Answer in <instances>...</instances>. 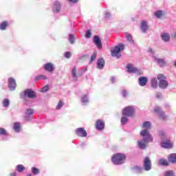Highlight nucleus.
Here are the masks:
<instances>
[{"instance_id": "obj_33", "label": "nucleus", "mask_w": 176, "mask_h": 176, "mask_svg": "<svg viewBox=\"0 0 176 176\" xmlns=\"http://www.w3.org/2000/svg\"><path fill=\"white\" fill-rule=\"evenodd\" d=\"M125 36H126L127 41L129 42V43H131L132 45L134 43V41H133V37L131 36V34H130L129 33H126Z\"/></svg>"}, {"instance_id": "obj_55", "label": "nucleus", "mask_w": 176, "mask_h": 176, "mask_svg": "<svg viewBox=\"0 0 176 176\" xmlns=\"http://www.w3.org/2000/svg\"><path fill=\"white\" fill-rule=\"evenodd\" d=\"M27 176H32V175L31 173H29L27 175Z\"/></svg>"}, {"instance_id": "obj_13", "label": "nucleus", "mask_w": 176, "mask_h": 176, "mask_svg": "<svg viewBox=\"0 0 176 176\" xmlns=\"http://www.w3.org/2000/svg\"><path fill=\"white\" fill-rule=\"evenodd\" d=\"M154 112H155V113H157V115H158L159 118H160V119H162L163 120H164L165 119H167V116H166V115H164V112H163V111H162V109H160V107H155L154 109Z\"/></svg>"}, {"instance_id": "obj_12", "label": "nucleus", "mask_w": 176, "mask_h": 176, "mask_svg": "<svg viewBox=\"0 0 176 176\" xmlns=\"http://www.w3.org/2000/svg\"><path fill=\"white\" fill-rule=\"evenodd\" d=\"M173 143L170 140H166L161 142L162 148H165L166 149H171L173 148Z\"/></svg>"}, {"instance_id": "obj_48", "label": "nucleus", "mask_w": 176, "mask_h": 176, "mask_svg": "<svg viewBox=\"0 0 176 176\" xmlns=\"http://www.w3.org/2000/svg\"><path fill=\"white\" fill-rule=\"evenodd\" d=\"M25 120H26L27 122H31V120H32V116H25Z\"/></svg>"}, {"instance_id": "obj_16", "label": "nucleus", "mask_w": 176, "mask_h": 176, "mask_svg": "<svg viewBox=\"0 0 176 176\" xmlns=\"http://www.w3.org/2000/svg\"><path fill=\"white\" fill-rule=\"evenodd\" d=\"M161 38L163 42L168 43L171 39V36H170V33L162 32L161 33Z\"/></svg>"}, {"instance_id": "obj_19", "label": "nucleus", "mask_w": 176, "mask_h": 176, "mask_svg": "<svg viewBox=\"0 0 176 176\" xmlns=\"http://www.w3.org/2000/svg\"><path fill=\"white\" fill-rule=\"evenodd\" d=\"M154 61L158 64L160 67H166L167 63L163 58L154 57Z\"/></svg>"}, {"instance_id": "obj_10", "label": "nucleus", "mask_w": 176, "mask_h": 176, "mask_svg": "<svg viewBox=\"0 0 176 176\" xmlns=\"http://www.w3.org/2000/svg\"><path fill=\"white\" fill-rule=\"evenodd\" d=\"M17 85L16 84V80L13 78H8V89L13 91L14 90H16Z\"/></svg>"}, {"instance_id": "obj_24", "label": "nucleus", "mask_w": 176, "mask_h": 176, "mask_svg": "<svg viewBox=\"0 0 176 176\" xmlns=\"http://www.w3.org/2000/svg\"><path fill=\"white\" fill-rule=\"evenodd\" d=\"M81 102L82 105H87L89 104V96L87 95H82L81 96Z\"/></svg>"}, {"instance_id": "obj_22", "label": "nucleus", "mask_w": 176, "mask_h": 176, "mask_svg": "<svg viewBox=\"0 0 176 176\" xmlns=\"http://www.w3.org/2000/svg\"><path fill=\"white\" fill-rule=\"evenodd\" d=\"M10 23L8 21H3V22L0 23V30L1 31H5L7 30L8 27H9Z\"/></svg>"}, {"instance_id": "obj_51", "label": "nucleus", "mask_w": 176, "mask_h": 176, "mask_svg": "<svg viewBox=\"0 0 176 176\" xmlns=\"http://www.w3.org/2000/svg\"><path fill=\"white\" fill-rule=\"evenodd\" d=\"M156 98H162V93L158 92L155 94Z\"/></svg>"}, {"instance_id": "obj_17", "label": "nucleus", "mask_w": 176, "mask_h": 176, "mask_svg": "<svg viewBox=\"0 0 176 176\" xmlns=\"http://www.w3.org/2000/svg\"><path fill=\"white\" fill-rule=\"evenodd\" d=\"M148 28H149L148 22L146 21H142L140 23V30L142 32L146 33Z\"/></svg>"}, {"instance_id": "obj_26", "label": "nucleus", "mask_w": 176, "mask_h": 176, "mask_svg": "<svg viewBox=\"0 0 176 176\" xmlns=\"http://www.w3.org/2000/svg\"><path fill=\"white\" fill-rule=\"evenodd\" d=\"M0 135H4V137H3V140H8V131H6L5 129L0 128Z\"/></svg>"}, {"instance_id": "obj_8", "label": "nucleus", "mask_w": 176, "mask_h": 176, "mask_svg": "<svg viewBox=\"0 0 176 176\" xmlns=\"http://www.w3.org/2000/svg\"><path fill=\"white\" fill-rule=\"evenodd\" d=\"M143 166L145 171H149L152 168V163L148 157H146L143 161Z\"/></svg>"}, {"instance_id": "obj_29", "label": "nucleus", "mask_w": 176, "mask_h": 176, "mask_svg": "<svg viewBox=\"0 0 176 176\" xmlns=\"http://www.w3.org/2000/svg\"><path fill=\"white\" fill-rule=\"evenodd\" d=\"M15 170L18 171V173H23L25 170V166L23 164H19L16 166Z\"/></svg>"}, {"instance_id": "obj_20", "label": "nucleus", "mask_w": 176, "mask_h": 176, "mask_svg": "<svg viewBox=\"0 0 176 176\" xmlns=\"http://www.w3.org/2000/svg\"><path fill=\"white\" fill-rule=\"evenodd\" d=\"M44 69L47 72H53V71L55 69L54 65L52 63H47L44 65Z\"/></svg>"}, {"instance_id": "obj_36", "label": "nucleus", "mask_w": 176, "mask_h": 176, "mask_svg": "<svg viewBox=\"0 0 176 176\" xmlns=\"http://www.w3.org/2000/svg\"><path fill=\"white\" fill-rule=\"evenodd\" d=\"M68 40L71 45H74L75 43V36L74 34H69Z\"/></svg>"}, {"instance_id": "obj_18", "label": "nucleus", "mask_w": 176, "mask_h": 176, "mask_svg": "<svg viewBox=\"0 0 176 176\" xmlns=\"http://www.w3.org/2000/svg\"><path fill=\"white\" fill-rule=\"evenodd\" d=\"M96 67L98 69H104L105 67V60L102 58H100L96 63Z\"/></svg>"}, {"instance_id": "obj_41", "label": "nucleus", "mask_w": 176, "mask_h": 176, "mask_svg": "<svg viewBox=\"0 0 176 176\" xmlns=\"http://www.w3.org/2000/svg\"><path fill=\"white\" fill-rule=\"evenodd\" d=\"M64 107V102L63 100H60L56 106V109H61Z\"/></svg>"}, {"instance_id": "obj_15", "label": "nucleus", "mask_w": 176, "mask_h": 176, "mask_svg": "<svg viewBox=\"0 0 176 176\" xmlns=\"http://www.w3.org/2000/svg\"><path fill=\"white\" fill-rule=\"evenodd\" d=\"M96 130H98L99 131L104 130L105 128V124L104 123V121L102 120H98L96 123Z\"/></svg>"}, {"instance_id": "obj_43", "label": "nucleus", "mask_w": 176, "mask_h": 176, "mask_svg": "<svg viewBox=\"0 0 176 176\" xmlns=\"http://www.w3.org/2000/svg\"><path fill=\"white\" fill-rule=\"evenodd\" d=\"M175 175V173L173 170H168L165 173L164 176H174Z\"/></svg>"}, {"instance_id": "obj_52", "label": "nucleus", "mask_w": 176, "mask_h": 176, "mask_svg": "<svg viewBox=\"0 0 176 176\" xmlns=\"http://www.w3.org/2000/svg\"><path fill=\"white\" fill-rule=\"evenodd\" d=\"M79 0H69V2H71L72 3H76V2H78Z\"/></svg>"}, {"instance_id": "obj_39", "label": "nucleus", "mask_w": 176, "mask_h": 176, "mask_svg": "<svg viewBox=\"0 0 176 176\" xmlns=\"http://www.w3.org/2000/svg\"><path fill=\"white\" fill-rule=\"evenodd\" d=\"M159 163L161 166H168V162L164 159H160Z\"/></svg>"}, {"instance_id": "obj_27", "label": "nucleus", "mask_w": 176, "mask_h": 176, "mask_svg": "<svg viewBox=\"0 0 176 176\" xmlns=\"http://www.w3.org/2000/svg\"><path fill=\"white\" fill-rule=\"evenodd\" d=\"M151 87L153 89H157V79L156 78H153L151 81Z\"/></svg>"}, {"instance_id": "obj_2", "label": "nucleus", "mask_w": 176, "mask_h": 176, "mask_svg": "<svg viewBox=\"0 0 176 176\" xmlns=\"http://www.w3.org/2000/svg\"><path fill=\"white\" fill-rule=\"evenodd\" d=\"M126 157V154L118 153L111 157V162L115 166H120L124 164Z\"/></svg>"}, {"instance_id": "obj_14", "label": "nucleus", "mask_w": 176, "mask_h": 176, "mask_svg": "<svg viewBox=\"0 0 176 176\" xmlns=\"http://www.w3.org/2000/svg\"><path fill=\"white\" fill-rule=\"evenodd\" d=\"M93 42L98 49H102V43H101V38H100V36H95L94 37Z\"/></svg>"}, {"instance_id": "obj_23", "label": "nucleus", "mask_w": 176, "mask_h": 176, "mask_svg": "<svg viewBox=\"0 0 176 176\" xmlns=\"http://www.w3.org/2000/svg\"><path fill=\"white\" fill-rule=\"evenodd\" d=\"M142 129H144L143 130H147V131H149L152 127V124H151V122L149 121H146L142 124Z\"/></svg>"}, {"instance_id": "obj_31", "label": "nucleus", "mask_w": 176, "mask_h": 176, "mask_svg": "<svg viewBox=\"0 0 176 176\" xmlns=\"http://www.w3.org/2000/svg\"><path fill=\"white\" fill-rule=\"evenodd\" d=\"M127 122H129V116L122 115V116L121 118V124L123 126V125L126 124V123H127Z\"/></svg>"}, {"instance_id": "obj_46", "label": "nucleus", "mask_w": 176, "mask_h": 176, "mask_svg": "<svg viewBox=\"0 0 176 176\" xmlns=\"http://www.w3.org/2000/svg\"><path fill=\"white\" fill-rule=\"evenodd\" d=\"M72 56V54H71V52H66L65 53V58H71V56Z\"/></svg>"}, {"instance_id": "obj_28", "label": "nucleus", "mask_w": 176, "mask_h": 176, "mask_svg": "<svg viewBox=\"0 0 176 176\" xmlns=\"http://www.w3.org/2000/svg\"><path fill=\"white\" fill-rule=\"evenodd\" d=\"M72 75L74 80H78V74H76V67H74L72 70Z\"/></svg>"}, {"instance_id": "obj_50", "label": "nucleus", "mask_w": 176, "mask_h": 176, "mask_svg": "<svg viewBox=\"0 0 176 176\" xmlns=\"http://www.w3.org/2000/svg\"><path fill=\"white\" fill-rule=\"evenodd\" d=\"M104 17H105L106 19H109V17H111V13H110V12H105V13H104Z\"/></svg>"}, {"instance_id": "obj_47", "label": "nucleus", "mask_w": 176, "mask_h": 176, "mask_svg": "<svg viewBox=\"0 0 176 176\" xmlns=\"http://www.w3.org/2000/svg\"><path fill=\"white\" fill-rule=\"evenodd\" d=\"M122 97H124V98H126V97H127L129 96V93L127 92V91L126 90H122Z\"/></svg>"}, {"instance_id": "obj_5", "label": "nucleus", "mask_w": 176, "mask_h": 176, "mask_svg": "<svg viewBox=\"0 0 176 176\" xmlns=\"http://www.w3.org/2000/svg\"><path fill=\"white\" fill-rule=\"evenodd\" d=\"M157 79L160 80L159 82V87L160 89H166L167 86H168V82L166 79H167V77L162 74H160L157 75Z\"/></svg>"}, {"instance_id": "obj_32", "label": "nucleus", "mask_w": 176, "mask_h": 176, "mask_svg": "<svg viewBox=\"0 0 176 176\" xmlns=\"http://www.w3.org/2000/svg\"><path fill=\"white\" fill-rule=\"evenodd\" d=\"M164 14V13L162 10H158L155 12V17H157V19H162V17H163Z\"/></svg>"}, {"instance_id": "obj_21", "label": "nucleus", "mask_w": 176, "mask_h": 176, "mask_svg": "<svg viewBox=\"0 0 176 176\" xmlns=\"http://www.w3.org/2000/svg\"><path fill=\"white\" fill-rule=\"evenodd\" d=\"M138 82L140 86L144 87V86H146V83L148 82V78L145 76H141L138 78Z\"/></svg>"}, {"instance_id": "obj_1", "label": "nucleus", "mask_w": 176, "mask_h": 176, "mask_svg": "<svg viewBox=\"0 0 176 176\" xmlns=\"http://www.w3.org/2000/svg\"><path fill=\"white\" fill-rule=\"evenodd\" d=\"M140 135L143 138V140L138 141V146L140 149H146L149 142H153V138L148 130H142Z\"/></svg>"}, {"instance_id": "obj_3", "label": "nucleus", "mask_w": 176, "mask_h": 176, "mask_svg": "<svg viewBox=\"0 0 176 176\" xmlns=\"http://www.w3.org/2000/svg\"><path fill=\"white\" fill-rule=\"evenodd\" d=\"M123 50H124V45L122 43L118 44L114 48L111 50V56L116 57V58H120V57H122L120 52H123Z\"/></svg>"}, {"instance_id": "obj_44", "label": "nucleus", "mask_w": 176, "mask_h": 176, "mask_svg": "<svg viewBox=\"0 0 176 176\" xmlns=\"http://www.w3.org/2000/svg\"><path fill=\"white\" fill-rule=\"evenodd\" d=\"M96 57H97V52H94V54H92V56L91 57L90 63H93L94 60H96Z\"/></svg>"}, {"instance_id": "obj_54", "label": "nucleus", "mask_w": 176, "mask_h": 176, "mask_svg": "<svg viewBox=\"0 0 176 176\" xmlns=\"http://www.w3.org/2000/svg\"><path fill=\"white\" fill-rule=\"evenodd\" d=\"M10 176H17V173L16 172H12L10 174Z\"/></svg>"}, {"instance_id": "obj_49", "label": "nucleus", "mask_w": 176, "mask_h": 176, "mask_svg": "<svg viewBox=\"0 0 176 176\" xmlns=\"http://www.w3.org/2000/svg\"><path fill=\"white\" fill-rule=\"evenodd\" d=\"M148 53H151L152 57L155 56V51L152 48H148Z\"/></svg>"}, {"instance_id": "obj_38", "label": "nucleus", "mask_w": 176, "mask_h": 176, "mask_svg": "<svg viewBox=\"0 0 176 176\" xmlns=\"http://www.w3.org/2000/svg\"><path fill=\"white\" fill-rule=\"evenodd\" d=\"M46 80L47 79V77L45 75H38L35 77V80Z\"/></svg>"}, {"instance_id": "obj_53", "label": "nucleus", "mask_w": 176, "mask_h": 176, "mask_svg": "<svg viewBox=\"0 0 176 176\" xmlns=\"http://www.w3.org/2000/svg\"><path fill=\"white\" fill-rule=\"evenodd\" d=\"M116 78L115 77L111 78V83H116Z\"/></svg>"}, {"instance_id": "obj_6", "label": "nucleus", "mask_w": 176, "mask_h": 176, "mask_svg": "<svg viewBox=\"0 0 176 176\" xmlns=\"http://www.w3.org/2000/svg\"><path fill=\"white\" fill-rule=\"evenodd\" d=\"M20 97L21 98H25V97H28V98H35L36 95L32 89H25L24 92L20 94Z\"/></svg>"}, {"instance_id": "obj_35", "label": "nucleus", "mask_w": 176, "mask_h": 176, "mask_svg": "<svg viewBox=\"0 0 176 176\" xmlns=\"http://www.w3.org/2000/svg\"><path fill=\"white\" fill-rule=\"evenodd\" d=\"M32 173L34 174V175H38L41 173V170L37 168L36 167H32Z\"/></svg>"}, {"instance_id": "obj_11", "label": "nucleus", "mask_w": 176, "mask_h": 176, "mask_svg": "<svg viewBox=\"0 0 176 176\" xmlns=\"http://www.w3.org/2000/svg\"><path fill=\"white\" fill-rule=\"evenodd\" d=\"M75 133L78 137H87V132L83 128H78L75 130Z\"/></svg>"}, {"instance_id": "obj_37", "label": "nucleus", "mask_w": 176, "mask_h": 176, "mask_svg": "<svg viewBox=\"0 0 176 176\" xmlns=\"http://www.w3.org/2000/svg\"><path fill=\"white\" fill-rule=\"evenodd\" d=\"M34 111L33 109H27L25 112V115L32 116V115H34Z\"/></svg>"}, {"instance_id": "obj_45", "label": "nucleus", "mask_w": 176, "mask_h": 176, "mask_svg": "<svg viewBox=\"0 0 176 176\" xmlns=\"http://www.w3.org/2000/svg\"><path fill=\"white\" fill-rule=\"evenodd\" d=\"M91 37V31L89 30H87L86 34H85V38H89Z\"/></svg>"}, {"instance_id": "obj_34", "label": "nucleus", "mask_w": 176, "mask_h": 176, "mask_svg": "<svg viewBox=\"0 0 176 176\" xmlns=\"http://www.w3.org/2000/svg\"><path fill=\"white\" fill-rule=\"evenodd\" d=\"M9 105H10V100H9V99H8V98L3 99V107H4V108H8V107H9Z\"/></svg>"}, {"instance_id": "obj_30", "label": "nucleus", "mask_w": 176, "mask_h": 176, "mask_svg": "<svg viewBox=\"0 0 176 176\" xmlns=\"http://www.w3.org/2000/svg\"><path fill=\"white\" fill-rule=\"evenodd\" d=\"M168 161L170 162V163H176V154L173 153L169 155Z\"/></svg>"}, {"instance_id": "obj_40", "label": "nucleus", "mask_w": 176, "mask_h": 176, "mask_svg": "<svg viewBox=\"0 0 176 176\" xmlns=\"http://www.w3.org/2000/svg\"><path fill=\"white\" fill-rule=\"evenodd\" d=\"M159 135H160V137H161L162 140H163V139L166 138V137H167V134L166 133V132H164V131H160Z\"/></svg>"}, {"instance_id": "obj_7", "label": "nucleus", "mask_w": 176, "mask_h": 176, "mask_svg": "<svg viewBox=\"0 0 176 176\" xmlns=\"http://www.w3.org/2000/svg\"><path fill=\"white\" fill-rule=\"evenodd\" d=\"M134 107L132 106H128L122 110V115L131 118L134 115Z\"/></svg>"}, {"instance_id": "obj_25", "label": "nucleus", "mask_w": 176, "mask_h": 176, "mask_svg": "<svg viewBox=\"0 0 176 176\" xmlns=\"http://www.w3.org/2000/svg\"><path fill=\"white\" fill-rule=\"evenodd\" d=\"M13 129L15 133H20V131L21 130V124L18 122H15L14 124Z\"/></svg>"}, {"instance_id": "obj_4", "label": "nucleus", "mask_w": 176, "mask_h": 176, "mask_svg": "<svg viewBox=\"0 0 176 176\" xmlns=\"http://www.w3.org/2000/svg\"><path fill=\"white\" fill-rule=\"evenodd\" d=\"M126 71L129 74H135V75H137L138 76L142 75V70L134 67V65L131 64L126 65Z\"/></svg>"}, {"instance_id": "obj_56", "label": "nucleus", "mask_w": 176, "mask_h": 176, "mask_svg": "<svg viewBox=\"0 0 176 176\" xmlns=\"http://www.w3.org/2000/svg\"><path fill=\"white\" fill-rule=\"evenodd\" d=\"M82 57H87V54L83 55Z\"/></svg>"}, {"instance_id": "obj_42", "label": "nucleus", "mask_w": 176, "mask_h": 176, "mask_svg": "<svg viewBox=\"0 0 176 176\" xmlns=\"http://www.w3.org/2000/svg\"><path fill=\"white\" fill-rule=\"evenodd\" d=\"M49 91V85L44 86L41 89V93H46V91Z\"/></svg>"}, {"instance_id": "obj_9", "label": "nucleus", "mask_w": 176, "mask_h": 176, "mask_svg": "<svg viewBox=\"0 0 176 176\" xmlns=\"http://www.w3.org/2000/svg\"><path fill=\"white\" fill-rule=\"evenodd\" d=\"M61 10V3L58 1H56L52 5V12L54 13H59Z\"/></svg>"}]
</instances>
